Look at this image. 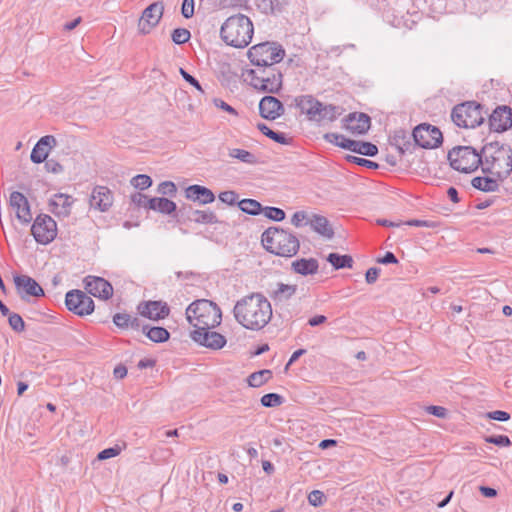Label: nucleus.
Listing matches in <instances>:
<instances>
[{
  "instance_id": "nucleus-8",
  "label": "nucleus",
  "mask_w": 512,
  "mask_h": 512,
  "mask_svg": "<svg viewBox=\"0 0 512 512\" xmlns=\"http://www.w3.org/2000/svg\"><path fill=\"white\" fill-rule=\"evenodd\" d=\"M448 160L453 169L470 173L482 164V152L478 153L470 146H457L448 152Z\"/></svg>"
},
{
  "instance_id": "nucleus-43",
  "label": "nucleus",
  "mask_w": 512,
  "mask_h": 512,
  "mask_svg": "<svg viewBox=\"0 0 512 512\" xmlns=\"http://www.w3.org/2000/svg\"><path fill=\"white\" fill-rule=\"evenodd\" d=\"M262 212L264 213L265 217L277 222L284 220L286 216L285 212L277 207H263Z\"/></svg>"
},
{
  "instance_id": "nucleus-47",
  "label": "nucleus",
  "mask_w": 512,
  "mask_h": 512,
  "mask_svg": "<svg viewBox=\"0 0 512 512\" xmlns=\"http://www.w3.org/2000/svg\"><path fill=\"white\" fill-rule=\"evenodd\" d=\"M157 192L162 195L174 196L177 192V188L173 182L164 181L158 185Z\"/></svg>"
},
{
  "instance_id": "nucleus-61",
  "label": "nucleus",
  "mask_w": 512,
  "mask_h": 512,
  "mask_svg": "<svg viewBox=\"0 0 512 512\" xmlns=\"http://www.w3.org/2000/svg\"><path fill=\"white\" fill-rule=\"evenodd\" d=\"M273 141L279 144L288 145L291 143L292 139L287 138L284 133L280 132H271V138Z\"/></svg>"
},
{
  "instance_id": "nucleus-4",
  "label": "nucleus",
  "mask_w": 512,
  "mask_h": 512,
  "mask_svg": "<svg viewBox=\"0 0 512 512\" xmlns=\"http://www.w3.org/2000/svg\"><path fill=\"white\" fill-rule=\"evenodd\" d=\"M186 318L193 330L213 329L221 323V309L206 299L196 300L186 309Z\"/></svg>"
},
{
  "instance_id": "nucleus-27",
  "label": "nucleus",
  "mask_w": 512,
  "mask_h": 512,
  "mask_svg": "<svg viewBox=\"0 0 512 512\" xmlns=\"http://www.w3.org/2000/svg\"><path fill=\"white\" fill-rule=\"evenodd\" d=\"M73 204V198L67 194H55L50 200L51 211L57 216H68Z\"/></svg>"
},
{
  "instance_id": "nucleus-6",
  "label": "nucleus",
  "mask_w": 512,
  "mask_h": 512,
  "mask_svg": "<svg viewBox=\"0 0 512 512\" xmlns=\"http://www.w3.org/2000/svg\"><path fill=\"white\" fill-rule=\"evenodd\" d=\"M243 77L246 82L261 92L274 94L282 88V74L274 65L247 69L243 72Z\"/></svg>"
},
{
  "instance_id": "nucleus-24",
  "label": "nucleus",
  "mask_w": 512,
  "mask_h": 512,
  "mask_svg": "<svg viewBox=\"0 0 512 512\" xmlns=\"http://www.w3.org/2000/svg\"><path fill=\"white\" fill-rule=\"evenodd\" d=\"M113 204L112 192L104 186H96L90 197L91 207L101 212L107 211Z\"/></svg>"
},
{
  "instance_id": "nucleus-51",
  "label": "nucleus",
  "mask_w": 512,
  "mask_h": 512,
  "mask_svg": "<svg viewBox=\"0 0 512 512\" xmlns=\"http://www.w3.org/2000/svg\"><path fill=\"white\" fill-rule=\"evenodd\" d=\"M150 199L151 198H148L146 195H144L142 193H135L131 196V200L136 206L144 207L147 209H149V207H150V204H149Z\"/></svg>"
},
{
  "instance_id": "nucleus-60",
  "label": "nucleus",
  "mask_w": 512,
  "mask_h": 512,
  "mask_svg": "<svg viewBox=\"0 0 512 512\" xmlns=\"http://www.w3.org/2000/svg\"><path fill=\"white\" fill-rule=\"evenodd\" d=\"M405 224L410 225V226L429 227V228H435L437 226L436 222L426 221V220H418V219L409 220Z\"/></svg>"
},
{
  "instance_id": "nucleus-49",
  "label": "nucleus",
  "mask_w": 512,
  "mask_h": 512,
  "mask_svg": "<svg viewBox=\"0 0 512 512\" xmlns=\"http://www.w3.org/2000/svg\"><path fill=\"white\" fill-rule=\"evenodd\" d=\"M130 315L126 313H116L113 316V323L122 329L129 328Z\"/></svg>"
},
{
  "instance_id": "nucleus-33",
  "label": "nucleus",
  "mask_w": 512,
  "mask_h": 512,
  "mask_svg": "<svg viewBox=\"0 0 512 512\" xmlns=\"http://www.w3.org/2000/svg\"><path fill=\"white\" fill-rule=\"evenodd\" d=\"M142 332L153 342L162 343L169 339L170 334L164 327H149L144 325Z\"/></svg>"
},
{
  "instance_id": "nucleus-14",
  "label": "nucleus",
  "mask_w": 512,
  "mask_h": 512,
  "mask_svg": "<svg viewBox=\"0 0 512 512\" xmlns=\"http://www.w3.org/2000/svg\"><path fill=\"white\" fill-rule=\"evenodd\" d=\"M164 12L162 2H154L150 4L142 12V16L138 21V30L141 34L146 35L157 26Z\"/></svg>"
},
{
  "instance_id": "nucleus-30",
  "label": "nucleus",
  "mask_w": 512,
  "mask_h": 512,
  "mask_svg": "<svg viewBox=\"0 0 512 512\" xmlns=\"http://www.w3.org/2000/svg\"><path fill=\"white\" fill-rule=\"evenodd\" d=\"M296 291V285L277 283L275 289L271 292L270 297L276 305L285 304L296 294Z\"/></svg>"
},
{
  "instance_id": "nucleus-48",
  "label": "nucleus",
  "mask_w": 512,
  "mask_h": 512,
  "mask_svg": "<svg viewBox=\"0 0 512 512\" xmlns=\"http://www.w3.org/2000/svg\"><path fill=\"white\" fill-rule=\"evenodd\" d=\"M324 499H325V495L320 490H313L308 495V501H309L310 505H312L314 507L321 506L324 502Z\"/></svg>"
},
{
  "instance_id": "nucleus-46",
  "label": "nucleus",
  "mask_w": 512,
  "mask_h": 512,
  "mask_svg": "<svg viewBox=\"0 0 512 512\" xmlns=\"http://www.w3.org/2000/svg\"><path fill=\"white\" fill-rule=\"evenodd\" d=\"M347 160L351 163H354L359 166H364L369 169H377L379 167L378 163L368 160V159H365V158H360L357 156L349 155V156H347Z\"/></svg>"
},
{
  "instance_id": "nucleus-44",
  "label": "nucleus",
  "mask_w": 512,
  "mask_h": 512,
  "mask_svg": "<svg viewBox=\"0 0 512 512\" xmlns=\"http://www.w3.org/2000/svg\"><path fill=\"white\" fill-rule=\"evenodd\" d=\"M171 37L175 44L180 45L188 42L191 34L190 31L186 28H177L173 30Z\"/></svg>"
},
{
  "instance_id": "nucleus-34",
  "label": "nucleus",
  "mask_w": 512,
  "mask_h": 512,
  "mask_svg": "<svg viewBox=\"0 0 512 512\" xmlns=\"http://www.w3.org/2000/svg\"><path fill=\"white\" fill-rule=\"evenodd\" d=\"M327 261L333 266L334 269L352 268L353 258L350 255H341L338 253H330L327 256Z\"/></svg>"
},
{
  "instance_id": "nucleus-38",
  "label": "nucleus",
  "mask_w": 512,
  "mask_h": 512,
  "mask_svg": "<svg viewBox=\"0 0 512 512\" xmlns=\"http://www.w3.org/2000/svg\"><path fill=\"white\" fill-rule=\"evenodd\" d=\"M272 377L270 370H260L249 375L247 381L251 387H260Z\"/></svg>"
},
{
  "instance_id": "nucleus-54",
  "label": "nucleus",
  "mask_w": 512,
  "mask_h": 512,
  "mask_svg": "<svg viewBox=\"0 0 512 512\" xmlns=\"http://www.w3.org/2000/svg\"><path fill=\"white\" fill-rule=\"evenodd\" d=\"M181 13L184 18H191L194 15V0H183Z\"/></svg>"
},
{
  "instance_id": "nucleus-58",
  "label": "nucleus",
  "mask_w": 512,
  "mask_h": 512,
  "mask_svg": "<svg viewBox=\"0 0 512 512\" xmlns=\"http://www.w3.org/2000/svg\"><path fill=\"white\" fill-rule=\"evenodd\" d=\"M266 12L270 11L274 13L276 11H280L281 7L278 1L276 3L273 0H261V4H259Z\"/></svg>"
},
{
  "instance_id": "nucleus-26",
  "label": "nucleus",
  "mask_w": 512,
  "mask_h": 512,
  "mask_svg": "<svg viewBox=\"0 0 512 512\" xmlns=\"http://www.w3.org/2000/svg\"><path fill=\"white\" fill-rule=\"evenodd\" d=\"M56 139L52 135H46L36 143L32 149L30 158L33 163L40 164L44 162L49 154V150L55 145Z\"/></svg>"
},
{
  "instance_id": "nucleus-64",
  "label": "nucleus",
  "mask_w": 512,
  "mask_h": 512,
  "mask_svg": "<svg viewBox=\"0 0 512 512\" xmlns=\"http://www.w3.org/2000/svg\"><path fill=\"white\" fill-rule=\"evenodd\" d=\"M45 167H46L47 171L52 172V173H59L63 170V167L58 162H56L54 160L46 161Z\"/></svg>"
},
{
  "instance_id": "nucleus-45",
  "label": "nucleus",
  "mask_w": 512,
  "mask_h": 512,
  "mask_svg": "<svg viewBox=\"0 0 512 512\" xmlns=\"http://www.w3.org/2000/svg\"><path fill=\"white\" fill-rule=\"evenodd\" d=\"M485 441L487 443H491L500 447H509L511 445V441L506 435H491L485 437Z\"/></svg>"
},
{
  "instance_id": "nucleus-57",
  "label": "nucleus",
  "mask_w": 512,
  "mask_h": 512,
  "mask_svg": "<svg viewBox=\"0 0 512 512\" xmlns=\"http://www.w3.org/2000/svg\"><path fill=\"white\" fill-rule=\"evenodd\" d=\"M309 217H308V214L305 212V211H297L293 214L292 218H291V223L295 226V227H300L303 223V221H309Z\"/></svg>"
},
{
  "instance_id": "nucleus-37",
  "label": "nucleus",
  "mask_w": 512,
  "mask_h": 512,
  "mask_svg": "<svg viewBox=\"0 0 512 512\" xmlns=\"http://www.w3.org/2000/svg\"><path fill=\"white\" fill-rule=\"evenodd\" d=\"M238 206L242 212L252 216L259 215L263 211L262 205L254 199H242L238 202Z\"/></svg>"
},
{
  "instance_id": "nucleus-31",
  "label": "nucleus",
  "mask_w": 512,
  "mask_h": 512,
  "mask_svg": "<svg viewBox=\"0 0 512 512\" xmlns=\"http://www.w3.org/2000/svg\"><path fill=\"white\" fill-rule=\"evenodd\" d=\"M150 210L160 212L162 214L170 215L176 211V203L164 197H154L149 201Z\"/></svg>"
},
{
  "instance_id": "nucleus-59",
  "label": "nucleus",
  "mask_w": 512,
  "mask_h": 512,
  "mask_svg": "<svg viewBox=\"0 0 512 512\" xmlns=\"http://www.w3.org/2000/svg\"><path fill=\"white\" fill-rule=\"evenodd\" d=\"M380 274V269L377 267H371L366 271L365 280L368 284H373L377 281Z\"/></svg>"
},
{
  "instance_id": "nucleus-5",
  "label": "nucleus",
  "mask_w": 512,
  "mask_h": 512,
  "mask_svg": "<svg viewBox=\"0 0 512 512\" xmlns=\"http://www.w3.org/2000/svg\"><path fill=\"white\" fill-rule=\"evenodd\" d=\"M220 35L227 45L235 48H244L252 39L253 24L243 14L233 15L226 19L221 26Z\"/></svg>"
},
{
  "instance_id": "nucleus-36",
  "label": "nucleus",
  "mask_w": 512,
  "mask_h": 512,
  "mask_svg": "<svg viewBox=\"0 0 512 512\" xmlns=\"http://www.w3.org/2000/svg\"><path fill=\"white\" fill-rule=\"evenodd\" d=\"M228 155L231 158L237 159L243 163L250 164V165L257 164V162H258L257 157L253 153H251L247 150H244V149H239V148L229 149Z\"/></svg>"
},
{
  "instance_id": "nucleus-19",
  "label": "nucleus",
  "mask_w": 512,
  "mask_h": 512,
  "mask_svg": "<svg viewBox=\"0 0 512 512\" xmlns=\"http://www.w3.org/2000/svg\"><path fill=\"white\" fill-rule=\"evenodd\" d=\"M490 129L503 132L512 127V109L507 106L497 107L489 116Z\"/></svg>"
},
{
  "instance_id": "nucleus-11",
  "label": "nucleus",
  "mask_w": 512,
  "mask_h": 512,
  "mask_svg": "<svg viewBox=\"0 0 512 512\" xmlns=\"http://www.w3.org/2000/svg\"><path fill=\"white\" fill-rule=\"evenodd\" d=\"M31 233L37 243L47 245L57 236V224L49 215L41 214L35 219Z\"/></svg>"
},
{
  "instance_id": "nucleus-53",
  "label": "nucleus",
  "mask_w": 512,
  "mask_h": 512,
  "mask_svg": "<svg viewBox=\"0 0 512 512\" xmlns=\"http://www.w3.org/2000/svg\"><path fill=\"white\" fill-rule=\"evenodd\" d=\"M486 417L491 420L505 422L510 419V414L506 411L495 410V411L488 412L486 414Z\"/></svg>"
},
{
  "instance_id": "nucleus-1",
  "label": "nucleus",
  "mask_w": 512,
  "mask_h": 512,
  "mask_svg": "<svg viewBox=\"0 0 512 512\" xmlns=\"http://www.w3.org/2000/svg\"><path fill=\"white\" fill-rule=\"evenodd\" d=\"M237 323L252 331L263 329L272 318V307L261 293H251L239 299L233 308Z\"/></svg>"
},
{
  "instance_id": "nucleus-23",
  "label": "nucleus",
  "mask_w": 512,
  "mask_h": 512,
  "mask_svg": "<svg viewBox=\"0 0 512 512\" xmlns=\"http://www.w3.org/2000/svg\"><path fill=\"white\" fill-rule=\"evenodd\" d=\"M138 308L142 316L152 320L164 319L170 312L167 303L162 301H148L140 304Z\"/></svg>"
},
{
  "instance_id": "nucleus-16",
  "label": "nucleus",
  "mask_w": 512,
  "mask_h": 512,
  "mask_svg": "<svg viewBox=\"0 0 512 512\" xmlns=\"http://www.w3.org/2000/svg\"><path fill=\"white\" fill-rule=\"evenodd\" d=\"M14 284L21 299L27 300L29 296L42 297L44 296L43 288L37 281L27 275H19L14 277Z\"/></svg>"
},
{
  "instance_id": "nucleus-50",
  "label": "nucleus",
  "mask_w": 512,
  "mask_h": 512,
  "mask_svg": "<svg viewBox=\"0 0 512 512\" xmlns=\"http://www.w3.org/2000/svg\"><path fill=\"white\" fill-rule=\"evenodd\" d=\"M219 200L225 204L228 205H234L236 204V201L238 199V195L235 191H224L219 194Z\"/></svg>"
},
{
  "instance_id": "nucleus-17",
  "label": "nucleus",
  "mask_w": 512,
  "mask_h": 512,
  "mask_svg": "<svg viewBox=\"0 0 512 512\" xmlns=\"http://www.w3.org/2000/svg\"><path fill=\"white\" fill-rule=\"evenodd\" d=\"M290 106L299 109L302 114H305L309 120L317 119L320 115L319 108L322 107V102L317 100L312 95H300L292 98Z\"/></svg>"
},
{
  "instance_id": "nucleus-41",
  "label": "nucleus",
  "mask_w": 512,
  "mask_h": 512,
  "mask_svg": "<svg viewBox=\"0 0 512 512\" xmlns=\"http://www.w3.org/2000/svg\"><path fill=\"white\" fill-rule=\"evenodd\" d=\"M7 317L12 330L17 333H21L25 330L24 320L19 314L11 312Z\"/></svg>"
},
{
  "instance_id": "nucleus-39",
  "label": "nucleus",
  "mask_w": 512,
  "mask_h": 512,
  "mask_svg": "<svg viewBox=\"0 0 512 512\" xmlns=\"http://www.w3.org/2000/svg\"><path fill=\"white\" fill-rule=\"evenodd\" d=\"M319 110H320V115L317 116L316 121H321V120L334 121L340 114L339 107H337L333 104L325 105L322 103V107H320Z\"/></svg>"
},
{
  "instance_id": "nucleus-62",
  "label": "nucleus",
  "mask_w": 512,
  "mask_h": 512,
  "mask_svg": "<svg viewBox=\"0 0 512 512\" xmlns=\"http://www.w3.org/2000/svg\"><path fill=\"white\" fill-rule=\"evenodd\" d=\"M214 104L216 107H218L232 115H237V111L232 106H230L228 103H226L225 101H223L221 99H215Z\"/></svg>"
},
{
  "instance_id": "nucleus-52",
  "label": "nucleus",
  "mask_w": 512,
  "mask_h": 512,
  "mask_svg": "<svg viewBox=\"0 0 512 512\" xmlns=\"http://www.w3.org/2000/svg\"><path fill=\"white\" fill-rule=\"evenodd\" d=\"M120 452H121V449L118 446L106 448L98 454L97 458L99 460L110 459V458H113V457H116L117 455H119Z\"/></svg>"
},
{
  "instance_id": "nucleus-2",
  "label": "nucleus",
  "mask_w": 512,
  "mask_h": 512,
  "mask_svg": "<svg viewBox=\"0 0 512 512\" xmlns=\"http://www.w3.org/2000/svg\"><path fill=\"white\" fill-rule=\"evenodd\" d=\"M511 162L512 149L509 145L495 141L482 147L483 171L495 174L500 179H506Z\"/></svg>"
},
{
  "instance_id": "nucleus-40",
  "label": "nucleus",
  "mask_w": 512,
  "mask_h": 512,
  "mask_svg": "<svg viewBox=\"0 0 512 512\" xmlns=\"http://www.w3.org/2000/svg\"><path fill=\"white\" fill-rule=\"evenodd\" d=\"M283 401V397L277 393H268L261 397V404L268 408L280 406Z\"/></svg>"
},
{
  "instance_id": "nucleus-29",
  "label": "nucleus",
  "mask_w": 512,
  "mask_h": 512,
  "mask_svg": "<svg viewBox=\"0 0 512 512\" xmlns=\"http://www.w3.org/2000/svg\"><path fill=\"white\" fill-rule=\"evenodd\" d=\"M291 269L303 276L314 275L318 272L319 263L315 258H301L292 262Z\"/></svg>"
},
{
  "instance_id": "nucleus-21",
  "label": "nucleus",
  "mask_w": 512,
  "mask_h": 512,
  "mask_svg": "<svg viewBox=\"0 0 512 512\" xmlns=\"http://www.w3.org/2000/svg\"><path fill=\"white\" fill-rule=\"evenodd\" d=\"M9 204L17 219L27 224L31 221L32 215L27 198L20 192L14 191L10 194Z\"/></svg>"
},
{
  "instance_id": "nucleus-42",
  "label": "nucleus",
  "mask_w": 512,
  "mask_h": 512,
  "mask_svg": "<svg viewBox=\"0 0 512 512\" xmlns=\"http://www.w3.org/2000/svg\"><path fill=\"white\" fill-rule=\"evenodd\" d=\"M131 184L140 190H145L152 185V179L146 174H138L131 179Z\"/></svg>"
},
{
  "instance_id": "nucleus-56",
  "label": "nucleus",
  "mask_w": 512,
  "mask_h": 512,
  "mask_svg": "<svg viewBox=\"0 0 512 512\" xmlns=\"http://www.w3.org/2000/svg\"><path fill=\"white\" fill-rule=\"evenodd\" d=\"M181 76L183 77V79L188 82L189 84H191L192 86H194L198 91L202 92L203 93V89L199 83V81L193 77L192 75H190L186 70H184L183 68H180L179 70Z\"/></svg>"
},
{
  "instance_id": "nucleus-12",
  "label": "nucleus",
  "mask_w": 512,
  "mask_h": 512,
  "mask_svg": "<svg viewBox=\"0 0 512 512\" xmlns=\"http://www.w3.org/2000/svg\"><path fill=\"white\" fill-rule=\"evenodd\" d=\"M412 136L416 145L425 149L438 147L443 140L439 128L430 124H420L414 128Z\"/></svg>"
},
{
  "instance_id": "nucleus-35",
  "label": "nucleus",
  "mask_w": 512,
  "mask_h": 512,
  "mask_svg": "<svg viewBox=\"0 0 512 512\" xmlns=\"http://www.w3.org/2000/svg\"><path fill=\"white\" fill-rule=\"evenodd\" d=\"M471 184L474 188L483 192H494L499 188L497 181L490 177H475Z\"/></svg>"
},
{
  "instance_id": "nucleus-10",
  "label": "nucleus",
  "mask_w": 512,
  "mask_h": 512,
  "mask_svg": "<svg viewBox=\"0 0 512 512\" xmlns=\"http://www.w3.org/2000/svg\"><path fill=\"white\" fill-rule=\"evenodd\" d=\"M324 138L336 146L361 155L373 157L378 153V148L375 144L370 142L351 140L338 133H327L325 134Z\"/></svg>"
},
{
  "instance_id": "nucleus-15",
  "label": "nucleus",
  "mask_w": 512,
  "mask_h": 512,
  "mask_svg": "<svg viewBox=\"0 0 512 512\" xmlns=\"http://www.w3.org/2000/svg\"><path fill=\"white\" fill-rule=\"evenodd\" d=\"M190 337L197 344L212 350H219L226 344V338L212 329L191 330Z\"/></svg>"
},
{
  "instance_id": "nucleus-3",
  "label": "nucleus",
  "mask_w": 512,
  "mask_h": 512,
  "mask_svg": "<svg viewBox=\"0 0 512 512\" xmlns=\"http://www.w3.org/2000/svg\"><path fill=\"white\" fill-rule=\"evenodd\" d=\"M261 241L268 252L281 257L290 258L296 255L300 248L296 235L278 227L266 229L261 236Z\"/></svg>"
},
{
  "instance_id": "nucleus-63",
  "label": "nucleus",
  "mask_w": 512,
  "mask_h": 512,
  "mask_svg": "<svg viewBox=\"0 0 512 512\" xmlns=\"http://www.w3.org/2000/svg\"><path fill=\"white\" fill-rule=\"evenodd\" d=\"M381 264H396L398 263V259L394 255V253L388 251L384 254L382 258L377 260Z\"/></svg>"
},
{
  "instance_id": "nucleus-18",
  "label": "nucleus",
  "mask_w": 512,
  "mask_h": 512,
  "mask_svg": "<svg viewBox=\"0 0 512 512\" xmlns=\"http://www.w3.org/2000/svg\"><path fill=\"white\" fill-rule=\"evenodd\" d=\"M85 289L89 294L104 300H108L113 295L112 285L101 277L87 276L84 279Z\"/></svg>"
},
{
  "instance_id": "nucleus-22",
  "label": "nucleus",
  "mask_w": 512,
  "mask_h": 512,
  "mask_svg": "<svg viewBox=\"0 0 512 512\" xmlns=\"http://www.w3.org/2000/svg\"><path fill=\"white\" fill-rule=\"evenodd\" d=\"M343 122L344 128L355 135L365 134L371 125V119L367 114L357 112L348 114Z\"/></svg>"
},
{
  "instance_id": "nucleus-25",
  "label": "nucleus",
  "mask_w": 512,
  "mask_h": 512,
  "mask_svg": "<svg viewBox=\"0 0 512 512\" xmlns=\"http://www.w3.org/2000/svg\"><path fill=\"white\" fill-rule=\"evenodd\" d=\"M185 197L202 205L214 202L215 195L209 188L198 184L190 185L185 190Z\"/></svg>"
},
{
  "instance_id": "nucleus-20",
  "label": "nucleus",
  "mask_w": 512,
  "mask_h": 512,
  "mask_svg": "<svg viewBox=\"0 0 512 512\" xmlns=\"http://www.w3.org/2000/svg\"><path fill=\"white\" fill-rule=\"evenodd\" d=\"M284 112L285 108L282 102L274 96H264L259 102V114L266 120H275Z\"/></svg>"
},
{
  "instance_id": "nucleus-9",
  "label": "nucleus",
  "mask_w": 512,
  "mask_h": 512,
  "mask_svg": "<svg viewBox=\"0 0 512 512\" xmlns=\"http://www.w3.org/2000/svg\"><path fill=\"white\" fill-rule=\"evenodd\" d=\"M284 56V49L276 43L264 42L248 50V58L256 68L275 65L282 61Z\"/></svg>"
},
{
  "instance_id": "nucleus-13",
  "label": "nucleus",
  "mask_w": 512,
  "mask_h": 512,
  "mask_svg": "<svg viewBox=\"0 0 512 512\" xmlns=\"http://www.w3.org/2000/svg\"><path fill=\"white\" fill-rule=\"evenodd\" d=\"M65 305L67 309L78 316L90 315L94 311V301L81 290H71L66 293Z\"/></svg>"
},
{
  "instance_id": "nucleus-32",
  "label": "nucleus",
  "mask_w": 512,
  "mask_h": 512,
  "mask_svg": "<svg viewBox=\"0 0 512 512\" xmlns=\"http://www.w3.org/2000/svg\"><path fill=\"white\" fill-rule=\"evenodd\" d=\"M188 218L199 224H216L219 222L216 214L210 210H192Z\"/></svg>"
},
{
  "instance_id": "nucleus-55",
  "label": "nucleus",
  "mask_w": 512,
  "mask_h": 512,
  "mask_svg": "<svg viewBox=\"0 0 512 512\" xmlns=\"http://www.w3.org/2000/svg\"><path fill=\"white\" fill-rule=\"evenodd\" d=\"M425 411L428 414H431L438 418H445L447 416V409L442 406H434V405L427 406V407H425Z\"/></svg>"
},
{
  "instance_id": "nucleus-28",
  "label": "nucleus",
  "mask_w": 512,
  "mask_h": 512,
  "mask_svg": "<svg viewBox=\"0 0 512 512\" xmlns=\"http://www.w3.org/2000/svg\"><path fill=\"white\" fill-rule=\"evenodd\" d=\"M306 224H309L313 231L327 239H331L334 236V230L331 227L329 220L322 215L313 214Z\"/></svg>"
},
{
  "instance_id": "nucleus-7",
  "label": "nucleus",
  "mask_w": 512,
  "mask_h": 512,
  "mask_svg": "<svg viewBox=\"0 0 512 512\" xmlns=\"http://www.w3.org/2000/svg\"><path fill=\"white\" fill-rule=\"evenodd\" d=\"M487 111L475 101H467L456 105L451 112L452 121L462 128H475L484 122Z\"/></svg>"
}]
</instances>
